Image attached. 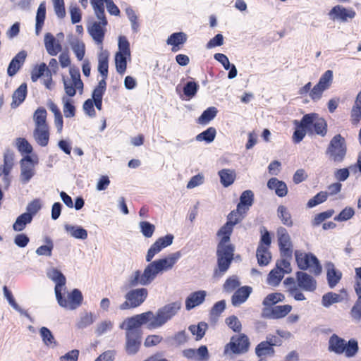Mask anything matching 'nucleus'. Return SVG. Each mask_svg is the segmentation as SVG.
Listing matches in <instances>:
<instances>
[{
    "label": "nucleus",
    "mask_w": 361,
    "mask_h": 361,
    "mask_svg": "<svg viewBox=\"0 0 361 361\" xmlns=\"http://www.w3.org/2000/svg\"><path fill=\"white\" fill-rule=\"evenodd\" d=\"M46 245L39 246L35 251L38 256L51 257L54 249V243L50 238H46L44 240Z\"/></svg>",
    "instance_id": "nucleus-48"
},
{
    "label": "nucleus",
    "mask_w": 361,
    "mask_h": 361,
    "mask_svg": "<svg viewBox=\"0 0 361 361\" xmlns=\"http://www.w3.org/2000/svg\"><path fill=\"white\" fill-rule=\"evenodd\" d=\"M173 235L168 234L165 236L159 238L147 250L145 259L147 262L152 261L154 257L159 253L164 248L171 245L173 243Z\"/></svg>",
    "instance_id": "nucleus-16"
},
{
    "label": "nucleus",
    "mask_w": 361,
    "mask_h": 361,
    "mask_svg": "<svg viewBox=\"0 0 361 361\" xmlns=\"http://www.w3.org/2000/svg\"><path fill=\"white\" fill-rule=\"evenodd\" d=\"M328 15L333 21L346 23L355 17L356 12L353 8L336 5L329 11Z\"/></svg>",
    "instance_id": "nucleus-15"
},
{
    "label": "nucleus",
    "mask_w": 361,
    "mask_h": 361,
    "mask_svg": "<svg viewBox=\"0 0 361 361\" xmlns=\"http://www.w3.org/2000/svg\"><path fill=\"white\" fill-rule=\"evenodd\" d=\"M326 269L327 272L326 278L328 284L331 288H333L341 279L342 273L335 268V266L332 262L326 263Z\"/></svg>",
    "instance_id": "nucleus-24"
},
{
    "label": "nucleus",
    "mask_w": 361,
    "mask_h": 361,
    "mask_svg": "<svg viewBox=\"0 0 361 361\" xmlns=\"http://www.w3.org/2000/svg\"><path fill=\"white\" fill-rule=\"evenodd\" d=\"M130 56L123 55L120 53H116L115 54V66L116 71L123 75L127 68V59L130 58Z\"/></svg>",
    "instance_id": "nucleus-46"
},
{
    "label": "nucleus",
    "mask_w": 361,
    "mask_h": 361,
    "mask_svg": "<svg viewBox=\"0 0 361 361\" xmlns=\"http://www.w3.org/2000/svg\"><path fill=\"white\" fill-rule=\"evenodd\" d=\"M44 42L46 51L50 56H56L62 50L61 42L49 32L45 34Z\"/></svg>",
    "instance_id": "nucleus-22"
},
{
    "label": "nucleus",
    "mask_w": 361,
    "mask_h": 361,
    "mask_svg": "<svg viewBox=\"0 0 361 361\" xmlns=\"http://www.w3.org/2000/svg\"><path fill=\"white\" fill-rule=\"evenodd\" d=\"M207 293L205 290H200L191 293L185 300V308L190 310L195 307L202 305L205 300Z\"/></svg>",
    "instance_id": "nucleus-21"
},
{
    "label": "nucleus",
    "mask_w": 361,
    "mask_h": 361,
    "mask_svg": "<svg viewBox=\"0 0 361 361\" xmlns=\"http://www.w3.org/2000/svg\"><path fill=\"white\" fill-rule=\"evenodd\" d=\"M113 328L114 322L109 319H106L95 325L94 331L95 335L99 337L111 331Z\"/></svg>",
    "instance_id": "nucleus-38"
},
{
    "label": "nucleus",
    "mask_w": 361,
    "mask_h": 361,
    "mask_svg": "<svg viewBox=\"0 0 361 361\" xmlns=\"http://www.w3.org/2000/svg\"><path fill=\"white\" fill-rule=\"evenodd\" d=\"M13 166V154L11 152H6L4 155V168L2 170L5 176H8Z\"/></svg>",
    "instance_id": "nucleus-63"
},
{
    "label": "nucleus",
    "mask_w": 361,
    "mask_h": 361,
    "mask_svg": "<svg viewBox=\"0 0 361 361\" xmlns=\"http://www.w3.org/2000/svg\"><path fill=\"white\" fill-rule=\"evenodd\" d=\"M68 42L78 60L82 61L85 54V43L82 40L73 37H70Z\"/></svg>",
    "instance_id": "nucleus-33"
},
{
    "label": "nucleus",
    "mask_w": 361,
    "mask_h": 361,
    "mask_svg": "<svg viewBox=\"0 0 361 361\" xmlns=\"http://www.w3.org/2000/svg\"><path fill=\"white\" fill-rule=\"evenodd\" d=\"M64 228L71 237L75 239L85 240L87 238V231L81 226L66 224Z\"/></svg>",
    "instance_id": "nucleus-36"
},
{
    "label": "nucleus",
    "mask_w": 361,
    "mask_h": 361,
    "mask_svg": "<svg viewBox=\"0 0 361 361\" xmlns=\"http://www.w3.org/2000/svg\"><path fill=\"white\" fill-rule=\"evenodd\" d=\"M109 0H90V4L97 18L105 16L104 4H107Z\"/></svg>",
    "instance_id": "nucleus-58"
},
{
    "label": "nucleus",
    "mask_w": 361,
    "mask_h": 361,
    "mask_svg": "<svg viewBox=\"0 0 361 361\" xmlns=\"http://www.w3.org/2000/svg\"><path fill=\"white\" fill-rule=\"evenodd\" d=\"M150 315V313L146 312L128 317L120 324L119 327L121 329H125L126 334L133 332L135 334H141L140 328L142 325L147 324V328L149 329V317Z\"/></svg>",
    "instance_id": "nucleus-7"
},
{
    "label": "nucleus",
    "mask_w": 361,
    "mask_h": 361,
    "mask_svg": "<svg viewBox=\"0 0 361 361\" xmlns=\"http://www.w3.org/2000/svg\"><path fill=\"white\" fill-rule=\"evenodd\" d=\"M139 228L143 236L147 238H151L155 231V226L146 221L139 223Z\"/></svg>",
    "instance_id": "nucleus-59"
},
{
    "label": "nucleus",
    "mask_w": 361,
    "mask_h": 361,
    "mask_svg": "<svg viewBox=\"0 0 361 361\" xmlns=\"http://www.w3.org/2000/svg\"><path fill=\"white\" fill-rule=\"evenodd\" d=\"M249 345V339L245 335L233 336L225 347V353H228V351L234 354L245 353L248 350Z\"/></svg>",
    "instance_id": "nucleus-14"
},
{
    "label": "nucleus",
    "mask_w": 361,
    "mask_h": 361,
    "mask_svg": "<svg viewBox=\"0 0 361 361\" xmlns=\"http://www.w3.org/2000/svg\"><path fill=\"white\" fill-rule=\"evenodd\" d=\"M267 187L270 190H274L276 194L279 197H284L288 193V188L286 184L276 178H271L268 180Z\"/></svg>",
    "instance_id": "nucleus-34"
},
{
    "label": "nucleus",
    "mask_w": 361,
    "mask_h": 361,
    "mask_svg": "<svg viewBox=\"0 0 361 361\" xmlns=\"http://www.w3.org/2000/svg\"><path fill=\"white\" fill-rule=\"evenodd\" d=\"M99 49L98 71L102 75L103 79L106 80L108 75L109 53L107 50H104L103 47H100Z\"/></svg>",
    "instance_id": "nucleus-25"
},
{
    "label": "nucleus",
    "mask_w": 361,
    "mask_h": 361,
    "mask_svg": "<svg viewBox=\"0 0 361 361\" xmlns=\"http://www.w3.org/2000/svg\"><path fill=\"white\" fill-rule=\"evenodd\" d=\"M46 18V4L42 2L37 8L35 18V33L39 35L44 23Z\"/></svg>",
    "instance_id": "nucleus-35"
},
{
    "label": "nucleus",
    "mask_w": 361,
    "mask_h": 361,
    "mask_svg": "<svg viewBox=\"0 0 361 361\" xmlns=\"http://www.w3.org/2000/svg\"><path fill=\"white\" fill-rule=\"evenodd\" d=\"M334 73L331 70L326 71L319 78L318 82L310 92V97L314 102L319 101L325 90H328L333 82Z\"/></svg>",
    "instance_id": "nucleus-8"
},
{
    "label": "nucleus",
    "mask_w": 361,
    "mask_h": 361,
    "mask_svg": "<svg viewBox=\"0 0 361 361\" xmlns=\"http://www.w3.org/2000/svg\"><path fill=\"white\" fill-rule=\"evenodd\" d=\"M347 146L345 138L340 134L336 135L330 140L326 154L334 162H342L346 155Z\"/></svg>",
    "instance_id": "nucleus-4"
},
{
    "label": "nucleus",
    "mask_w": 361,
    "mask_h": 361,
    "mask_svg": "<svg viewBox=\"0 0 361 361\" xmlns=\"http://www.w3.org/2000/svg\"><path fill=\"white\" fill-rule=\"evenodd\" d=\"M317 114L312 113L305 115L300 121H294V124L299 128H305L307 133H313L314 125Z\"/></svg>",
    "instance_id": "nucleus-29"
},
{
    "label": "nucleus",
    "mask_w": 361,
    "mask_h": 361,
    "mask_svg": "<svg viewBox=\"0 0 361 361\" xmlns=\"http://www.w3.org/2000/svg\"><path fill=\"white\" fill-rule=\"evenodd\" d=\"M27 94V85L23 83L13 94L12 107L18 106L25 99Z\"/></svg>",
    "instance_id": "nucleus-40"
},
{
    "label": "nucleus",
    "mask_w": 361,
    "mask_h": 361,
    "mask_svg": "<svg viewBox=\"0 0 361 361\" xmlns=\"http://www.w3.org/2000/svg\"><path fill=\"white\" fill-rule=\"evenodd\" d=\"M252 291V288L250 286H245L238 288L232 296V305L236 307L245 302Z\"/></svg>",
    "instance_id": "nucleus-27"
},
{
    "label": "nucleus",
    "mask_w": 361,
    "mask_h": 361,
    "mask_svg": "<svg viewBox=\"0 0 361 361\" xmlns=\"http://www.w3.org/2000/svg\"><path fill=\"white\" fill-rule=\"evenodd\" d=\"M95 316L91 312H85L81 314L78 321L76 323V326L78 329H85L92 325L95 322Z\"/></svg>",
    "instance_id": "nucleus-41"
},
{
    "label": "nucleus",
    "mask_w": 361,
    "mask_h": 361,
    "mask_svg": "<svg viewBox=\"0 0 361 361\" xmlns=\"http://www.w3.org/2000/svg\"><path fill=\"white\" fill-rule=\"evenodd\" d=\"M234 247H217L218 268L216 276H221L229 268L233 258Z\"/></svg>",
    "instance_id": "nucleus-10"
},
{
    "label": "nucleus",
    "mask_w": 361,
    "mask_h": 361,
    "mask_svg": "<svg viewBox=\"0 0 361 361\" xmlns=\"http://www.w3.org/2000/svg\"><path fill=\"white\" fill-rule=\"evenodd\" d=\"M220 182L224 187L232 185L235 179V172L233 169H224L218 172Z\"/></svg>",
    "instance_id": "nucleus-37"
},
{
    "label": "nucleus",
    "mask_w": 361,
    "mask_h": 361,
    "mask_svg": "<svg viewBox=\"0 0 361 361\" xmlns=\"http://www.w3.org/2000/svg\"><path fill=\"white\" fill-rule=\"evenodd\" d=\"M47 71H50L49 67L44 63L39 65H36L31 72V80L32 82H36L40 77H45Z\"/></svg>",
    "instance_id": "nucleus-51"
},
{
    "label": "nucleus",
    "mask_w": 361,
    "mask_h": 361,
    "mask_svg": "<svg viewBox=\"0 0 361 361\" xmlns=\"http://www.w3.org/2000/svg\"><path fill=\"white\" fill-rule=\"evenodd\" d=\"M148 291L145 288H137L129 290L125 295V299L129 300L134 307H139L146 300Z\"/></svg>",
    "instance_id": "nucleus-18"
},
{
    "label": "nucleus",
    "mask_w": 361,
    "mask_h": 361,
    "mask_svg": "<svg viewBox=\"0 0 361 361\" xmlns=\"http://www.w3.org/2000/svg\"><path fill=\"white\" fill-rule=\"evenodd\" d=\"M207 329V324L204 322H200L197 325H191L189 330L191 334L196 336L195 339L199 341L203 338Z\"/></svg>",
    "instance_id": "nucleus-55"
},
{
    "label": "nucleus",
    "mask_w": 361,
    "mask_h": 361,
    "mask_svg": "<svg viewBox=\"0 0 361 361\" xmlns=\"http://www.w3.org/2000/svg\"><path fill=\"white\" fill-rule=\"evenodd\" d=\"M47 277L55 283V294L61 290H66V279L64 275L57 269L51 268L47 270Z\"/></svg>",
    "instance_id": "nucleus-20"
},
{
    "label": "nucleus",
    "mask_w": 361,
    "mask_h": 361,
    "mask_svg": "<svg viewBox=\"0 0 361 361\" xmlns=\"http://www.w3.org/2000/svg\"><path fill=\"white\" fill-rule=\"evenodd\" d=\"M284 276L283 271L275 267L269 274L267 283L271 286H277Z\"/></svg>",
    "instance_id": "nucleus-45"
},
{
    "label": "nucleus",
    "mask_w": 361,
    "mask_h": 361,
    "mask_svg": "<svg viewBox=\"0 0 361 361\" xmlns=\"http://www.w3.org/2000/svg\"><path fill=\"white\" fill-rule=\"evenodd\" d=\"M47 111L44 108L37 109L33 116L35 128L48 126L47 124Z\"/></svg>",
    "instance_id": "nucleus-49"
},
{
    "label": "nucleus",
    "mask_w": 361,
    "mask_h": 361,
    "mask_svg": "<svg viewBox=\"0 0 361 361\" xmlns=\"http://www.w3.org/2000/svg\"><path fill=\"white\" fill-rule=\"evenodd\" d=\"M217 109L214 106L209 107L203 111L202 115L198 118V123L202 125H205L213 120L217 114Z\"/></svg>",
    "instance_id": "nucleus-47"
},
{
    "label": "nucleus",
    "mask_w": 361,
    "mask_h": 361,
    "mask_svg": "<svg viewBox=\"0 0 361 361\" xmlns=\"http://www.w3.org/2000/svg\"><path fill=\"white\" fill-rule=\"evenodd\" d=\"M182 257L180 251L171 253L167 257L154 260L161 274L171 270L179 259Z\"/></svg>",
    "instance_id": "nucleus-17"
},
{
    "label": "nucleus",
    "mask_w": 361,
    "mask_h": 361,
    "mask_svg": "<svg viewBox=\"0 0 361 361\" xmlns=\"http://www.w3.org/2000/svg\"><path fill=\"white\" fill-rule=\"evenodd\" d=\"M359 350L358 343L355 339L346 342L337 334H332L328 341V350L336 355L345 354L346 357L355 356Z\"/></svg>",
    "instance_id": "nucleus-2"
},
{
    "label": "nucleus",
    "mask_w": 361,
    "mask_h": 361,
    "mask_svg": "<svg viewBox=\"0 0 361 361\" xmlns=\"http://www.w3.org/2000/svg\"><path fill=\"white\" fill-rule=\"evenodd\" d=\"M269 249V248L264 247L262 245H258L256 256L258 264L260 266H266L269 263L271 259V255Z\"/></svg>",
    "instance_id": "nucleus-42"
},
{
    "label": "nucleus",
    "mask_w": 361,
    "mask_h": 361,
    "mask_svg": "<svg viewBox=\"0 0 361 361\" xmlns=\"http://www.w3.org/2000/svg\"><path fill=\"white\" fill-rule=\"evenodd\" d=\"M63 103V111L66 118L75 116V108L73 104V101L68 97L63 96L61 99Z\"/></svg>",
    "instance_id": "nucleus-52"
},
{
    "label": "nucleus",
    "mask_w": 361,
    "mask_h": 361,
    "mask_svg": "<svg viewBox=\"0 0 361 361\" xmlns=\"http://www.w3.org/2000/svg\"><path fill=\"white\" fill-rule=\"evenodd\" d=\"M69 73L71 78H63V82L66 94L69 97H73L76 93V90L82 92L83 82L80 79V74L78 69L70 68Z\"/></svg>",
    "instance_id": "nucleus-9"
},
{
    "label": "nucleus",
    "mask_w": 361,
    "mask_h": 361,
    "mask_svg": "<svg viewBox=\"0 0 361 361\" xmlns=\"http://www.w3.org/2000/svg\"><path fill=\"white\" fill-rule=\"evenodd\" d=\"M255 353L258 357L273 355L274 350L269 342L262 341L255 348Z\"/></svg>",
    "instance_id": "nucleus-50"
},
{
    "label": "nucleus",
    "mask_w": 361,
    "mask_h": 361,
    "mask_svg": "<svg viewBox=\"0 0 361 361\" xmlns=\"http://www.w3.org/2000/svg\"><path fill=\"white\" fill-rule=\"evenodd\" d=\"M292 310V306L290 305H283L275 306L271 311L274 318L280 319L285 317Z\"/></svg>",
    "instance_id": "nucleus-57"
},
{
    "label": "nucleus",
    "mask_w": 361,
    "mask_h": 361,
    "mask_svg": "<svg viewBox=\"0 0 361 361\" xmlns=\"http://www.w3.org/2000/svg\"><path fill=\"white\" fill-rule=\"evenodd\" d=\"M313 133L322 137L325 136L327 133L326 122L323 118L319 117L318 114L314 125Z\"/></svg>",
    "instance_id": "nucleus-56"
},
{
    "label": "nucleus",
    "mask_w": 361,
    "mask_h": 361,
    "mask_svg": "<svg viewBox=\"0 0 361 361\" xmlns=\"http://www.w3.org/2000/svg\"><path fill=\"white\" fill-rule=\"evenodd\" d=\"M199 85L194 81L188 82L183 87V93L188 99L192 98L197 94Z\"/></svg>",
    "instance_id": "nucleus-64"
},
{
    "label": "nucleus",
    "mask_w": 361,
    "mask_h": 361,
    "mask_svg": "<svg viewBox=\"0 0 361 361\" xmlns=\"http://www.w3.org/2000/svg\"><path fill=\"white\" fill-rule=\"evenodd\" d=\"M295 257L297 265L300 269H310V271L315 275H319L322 273V265L319 259L313 254L296 250L295 252Z\"/></svg>",
    "instance_id": "nucleus-5"
},
{
    "label": "nucleus",
    "mask_w": 361,
    "mask_h": 361,
    "mask_svg": "<svg viewBox=\"0 0 361 361\" xmlns=\"http://www.w3.org/2000/svg\"><path fill=\"white\" fill-rule=\"evenodd\" d=\"M342 300L340 295L329 292L324 294L322 297V304L325 307H329L334 303L339 302Z\"/></svg>",
    "instance_id": "nucleus-54"
},
{
    "label": "nucleus",
    "mask_w": 361,
    "mask_h": 361,
    "mask_svg": "<svg viewBox=\"0 0 361 361\" xmlns=\"http://www.w3.org/2000/svg\"><path fill=\"white\" fill-rule=\"evenodd\" d=\"M39 334L44 344L47 347L54 348L57 345L56 341L48 328L44 326L41 327L39 329Z\"/></svg>",
    "instance_id": "nucleus-39"
},
{
    "label": "nucleus",
    "mask_w": 361,
    "mask_h": 361,
    "mask_svg": "<svg viewBox=\"0 0 361 361\" xmlns=\"http://www.w3.org/2000/svg\"><path fill=\"white\" fill-rule=\"evenodd\" d=\"M216 134V129L213 127H210L202 133L198 134L196 136V140L198 142L205 141L207 143H210L214 141Z\"/></svg>",
    "instance_id": "nucleus-53"
},
{
    "label": "nucleus",
    "mask_w": 361,
    "mask_h": 361,
    "mask_svg": "<svg viewBox=\"0 0 361 361\" xmlns=\"http://www.w3.org/2000/svg\"><path fill=\"white\" fill-rule=\"evenodd\" d=\"M296 279L298 287L303 290L312 292L317 288L316 280L305 272L298 271L296 273Z\"/></svg>",
    "instance_id": "nucleus-19"
},
{
    "label": "nucleus",
    "mask_w": 361,
    "mask_h": 361,
    "mask_svg": "<svg viewBox=\"0 0 361 361\" xmlns=\"http://www.w3.org/2000/svg\"><path fill=\"white\" fill-rule=\"evenodd\" d=\"M328 197V194L326 192L321 191L318 192L315 196L312 198L310 199L307 203V207L308 208H312L319 204L324 202Z\"/></svg>",
    "instance_id": "nucleus-61"
},
{
    "label": "nucleus",
    "mask_w": 361,
    "mask_h": 361,
    "mask_svg": "<svg viewBox=\"0 0 361 361\" xmlns=\"http://www.w3.org/2000/svg\"><path fill=\"white\" fill-rule=\"evenodd\" d=\"M253 192L251 190L244 191L240 197V202L237 205V211L246 213L253 203Z\"/></svg>",
    "instance_id": "nucleus-31"
},
{
    "label": "nucleus",
    "mask_w": 361,
    "mask_h": 361,
    "mask_svg": "<svg viewBox=\"0 0 361 361\" xmlns=\"http://www.w3.org/2000/svg\"><path fill=\"white\" fill-rule=\"evenodd\" d=\"M285 299V296L280 293H274L269 294L263 300V305L270 307L279 302H282Z\"/></svg>",
    "instance_id": "nucleus-60"
},
{
    "label": "nucleus",
    "mask_w": 361,
    "mask_h": 361,
    "mask_svg": "<svg viewBox=\"0 0 361 361\" xmlns=\"http://www.w3.org/2000/svg\"><path fill=\"white\" fill-rule=\"evenodd\" d=\"M141 343V334L133 332L126 334V350L128 355H135L139 350Z\"/></svg>",
    "instance_id": "nucleus-23"
},
{
    "label": "nucleus",
    "mask_w": 361,
    "mask_h": 361,
    "mask_svg": "<svg viewBox=\"0 0 361 361\" xmlns=\"http://www.w3.org/2000/svg\"><path fill=\"white\" fill-rule=\"evenodd\" d=\"M35 141L42 147L48 145L49 140V131L48 126L35 128L33 132Z\"/></svg>",
    "instance_id": "nucleus-32"
},
{
    "label": "nucleus",
    "mask_w": 361,
    "mask_h": 361,
    "mask_svg": "<svg viewBox=\"0 0 361 361\" xmlns=\"http://www.w3.org/2000/svg\"><path fill=\"white\" fill-rule=\"evenodd\" d=\"M99 21L94 22L88 26L87 32L92 37L94 43L98 46V48L103 47V41L104 39L106 29L107 25V20L106 17L97 18Z\"/></svg>",
    "instance_id": "nucleus-12"
},
{
    "label": "nucleus",
    "mask_w": 361,
    "mask_h": 361,
    "mask_svg": "<svg viewBox=\"0 0 361 361\" xmlns=\"http://www.w3.org/2000/svg\"><path fill=\"white\" fill-rule=\"evenodd\" d=\"M277 216L281 223L286 226H292L293 224L291 214L288 208L283 205L279 206L277 209Z\"/></svg>",
    "instance_id": "nucleus-44"
},
{
    "label": "nucleus",
    "mask_w": 361,
    "mask_h": 361,
    "mask_svg": "<svg viewBox=\"0 0 361 361\" xmlns=\"http://www.w3.org/2000/svg\"><path fill=\"white\" fill-rule=\"evenodd\" d=\"M32 220L31 214L23 213L20 215L13 224V228L15 231H22L27 224H30Z\"/></svg>",
    "instance_id": "nucleus-43"
},
{
    "label": "nucleus",
    "mask_w": 361,
    "mask_h": 361,
    "mask_svg": "<svg viewBox=\"0 0 361 361\" xmlns=\"http://www.w3.org/2000/svg\"><path fill=\"white\" fill-rule=\"evenodd\" d=\"M181 307L180 302H174L159 308L155 314L147 311L151 315L149 317V329H158L171 319Z\"/></svg>",
    "instance_id": "nucleus-3"
},
{
    "label": "nucleus",
    "mask_w": 361,
    "mask_h": 361,
    "mask_svg": "<svg viewBox=\"0 0 361 361\" xmlns=\"http://www.w3.org/2000/svg\"><path fill=\"white\" fill-rule=\"evenodd\" d=\"M38 161L34 160L30 156L27 155L20 161V173L19 179L22 184L28 183L35 175V166Z\"/></svg>",
    "instance_id": "nucleus-11"
},
{
    "label": "nucleus",
    "mask_w": 361,
    "mask_h": 361,
    "mask_svg": "<svg viewBox=\"0 0 361 361\" xmlns=\"http://www.w3.org/2000/svg\"><path fill=\"white\" fill-rule=\"evenodd\" d=\"M276 235L281 257L292 259L293 244L287 230L279 226L276 231Z\"/></svg>",
    "instance_id": "nucleus-13"
},
{
    "label": "nucleus",
    "mask_w": 361,
    "mask_h": 361,
    "mask_svg": "<svg viewBox=\"0 0 361 361\" xmlns=\"http://www.w3.org/2000/svg\"><path fill=\"white\" fill-rule=\"evenodd\" d=\"M233 230V227L226 223L219 230L217 235L220 238V241L218 247H233L230 243V236Z\"/></svg>",
    "instance_id": "nucleus-30"
},
{
    "label": "nucleus",
    "mask_w": 361,
    "mask_h": 361,
    "mask_svg": "<svg viewBox=\"0 0 361 361\" xmlns=\"http://www.w3.org/2000/svg\"><path fill=\"white\" fill-rule=\"evenodd\" d=\"M187 41V35L183 32L171 34L166 39V44L172 46L171 51L176 52L180 49V46Z\"/></svg>",
    "instance_id": "nucleus-28"
},
{
    "label": "nucleus",
    "mask_w": 361,
    "mask_h": 361,
    "mask_svg": "<svg viewBox=\"0 0 361 361\" xmlns=\"http://www.w3.org/2000/svg\"><path fill=\"white\" fill-rule=\"evenodd\" d=\"M161 274L159 269L154 261L145 267L143 271L139 269L133 271L128 277L123 288L128 289L137 286H148L151 284L157 276Z\"/></svg>",
    "instance_id": "nucleus-1"
},
{
    "label": "nucleus",
    "mask_w": 361,
    "mask_h": 361,
    "mask_svg": "<svg viewBox=\"0 0 361 361\" xmlns=\"http://www.w3.org/2000/svg\"><path fill=\"white\" fill-rule=\"evenodd\" d=\"M55 295L59 305L68 310L77 309L80 306L83 300L81 291L77 288L67 293L65 290H61Z\"/></svg>",
    "instance_id": "nucleus-6"
},
{
    "label": "nucleus",
    "mask_w": 361,
    "mask_h": 361,
    "mask_svg": "<svg viewBox=\"0 0 361 361\" xmlns=\"http://www.w3.org/2000/svg\"><path fill=\"white\" fill-rule=\"evenodd\" d=\"M355 209L353 207H346L338 214V215L334 217V220L336 221H348L353 218V216L355 215Z\"/></svg>",
    "instance_id": "nucleus-62"
},
{
    "label": "nucleus",
    "mask_w": 361,
    "mask_h": 361,
    "mask_svg": "<svg viewBox=\"0 0 361 361\" xmlns=\"http://www.w3.org/2000/svg\"><path fill=\"white\" fill-rule=\"evenodd\" d=\"M26 56L27 53L25 51H21L16 55L10 62L7 69V73L9 76H13L16 74L23 64Z\"/></svg>",
    "instance_id": "nucleus-26"
}]
</instances>
